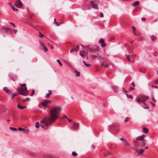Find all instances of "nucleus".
Returning <instances> with one entry per match:
<instances>
[{
	"mask_svg": "<svg viewBox=\"0 0 158 158\" xmlns=\"http://www.w3.org/2000/svg\"><path fill=\"white\" fill-rule=\"evenodd\" d=\"M61 108L60 107H55L50 110V118L46 121L43 120L41 121L44 123L45 126H48L51 125L58 118V114H59Z\"/></svg>",
	"mask_w": 158,
	"mask_h": 158,
	"instance_id": "f257e3e1",
	"label": "nucleus"
},
{
	"mask_svg": "<svg viewBox=\"0 0 158 158\" xmlns=\"http://www.w3.org/2000/svg\"><path fill=\"white\" fill-rule=\"evenodd\" d=\"M20 87H18L17 90L19 94L21 95L27 96L28 94V91L27 90V87H26V84H20Z\"/></svg>",
	"mask_w": 158,
	"mask_h": 158,
	"instance_id": "f03ea898",
	"label": "nucleus"
},
{
	"mask_svg": "<svg viewBox=\"0 0 158 158\" xmlns=\"http://www.w3.org/2000/svg\"><path fill=\"white\" fill-rule=\"evenodd\" d=\"M1 31L5 34H10L11 29L9 28L6 27H2L1 28Z\"/></svg>",
	"mask_w": 158,
	"mask_h": 158,
	"instance_id": "7ed1b4c3",
	"label": "nucleus"
},
{
	"mask_svg": "<svg viewBox=\"0 0 158 158\" xmlns=\"http://www.w3.org/2000/svg\"><path fill=\"white\" fill-rule=\"evenodd\" d=\"M51 101L50 100H45L40 103L39 106L40 107L41 105H42L46 107L47 104L51 103Z\"/></svg>",
	"mask_w": 158,
	"mask_h": 158,
	"instance_id": "20e7f679",
	"label": "nucleus"
},
{
	"mask_svg": "<svg viewBox=\"0 0 158 158\" xmlns=\"http://www.w3.org/2000/svg\"><path fill=\"white\" fill-rule=\"evenodd\" d=\"M15 5L17 7L20 8L22 6V4L20 0H17L15 2Z\"/></svg>",
	"mask_w": 158,
	"mask_h": 158,
	"instance_id": "39448f33",
	"label": "nucleus"
},
{
	"mask_svg": "<svg viewBox=\"0 0 158 158\" xmlns=\"http://www.w3.org/2000/svg\"><path fill=\"white\" fill-rule=\"evenodd\" d=\"M74 126L71 128L72 130H77L78 129L79 123H78L74 122Z\"/></svg>",
	"mask_w": 158,
	"mask_h": 158,
	"instance_id": "423d86ee",
	"label": "nucleus"
},
{
	"mask_svg": "<svg viewBox=\"0 0 158 158\" xmlns=\"http://www.w3.org/2000/svg\"><path fill=\"white\" fill-rule=\"evenodd\" d=\"M139 97L141 101H144L147 99L148 98V96L144 95H142L140 96Z\"/></svg>",
	"mask_w": 158,
	"mask_h": 158,
	"instance_id": "0eeeda50",
	"label": "nucleus"
},
{
	"mask_svg": "<svg viewBox=\"0 0 158 158\" xmlns=\"http://www.w3.org/2000/svg\"><path fill=\"white\" fill-rule=\"evenodd\" d=\"M99 43L101 44V46L102 47L105 46V44L104 43V40L103 39H101L99 41Z\"/></svg>",
	"mask_w": 158,
	"mask_h": 158,
	"instance_id": "6e6552de",
	"label": "nucleus"
},
{
	"mask_svg": "<svg viewBox=\"0 0 158 158\" xmlns=\"http://www.w3.org/2000/svg\"><path fill=\"white\" fill-rule=\"evenodd\" d=\"M3 89L8 94H10L11 92L6 87H5L3 88Z\"/></svg>",
	"mask_w": 158,
	"mask_h": 158,
	"instance_id": "1a4fd4ad",
	"label": "nucleus"
},
{
	"mask_svg": "<svg viewBox=\"0 0 158 158\" xmlns=\"http://www.w3.org/2000/svg\"><path fill=\"white\" fill-rule=\"evenodd\" d=\"M91 2L93 3L92 4V6L93 8L94 9H96L97 10H98V8L97 5L96 4L93 3V2L92 1H91Z\"/></svg>",
	"mask_w": 158,
	"mask_h": 158,
	"instance_id": "9d476101",
	"label": "nucleus"
},
{
	"mask_svg": "<svg viewBox=\"0 0 158 158\" xmlns=\"http://www.w3.org/2000/svg\"><path fill=\"white\" fill-rule=\"evenodd\" d=\"M18 130H19V131H23L25 133H27V132H29V130H26L24 128H19Z\"/></svg>",
	"mask_w": 158,
	"mask_h": 158,
	"instance_id": "9b49d317",
	"label": "nucleus"
},
{
	"mask_svg": "<svg viewBox=\"0 0 158 158\" xmlns=\"http://www.w3.org/2000/svg\"><path fill=\"white\" fill-rule=\"evenodd\" d=\"M52 93V91L51 90H49L48 91V93L46 94V98H49L50 95Z\"/></svg>",
	"mask_w": 158,
	"mask_h": 158,
	"instance_id": "f8f14e48",
	"label": "nucleus"
},
{
	"mask_svg": "<svg viewBox=\"0 0 158 158\" xmlns=\"http://www.w3.org/2000/svg\"><path fill=\"white\" fill-rule=\"evenodd\" d=\"M42 45L43 47L44 48V52H47L48 51V48H47L46 47H45V46L43 42H42Z\"/></svg>",
	"mask_w": 158,
	"mask_h": 158,
	"instance_id": "ddd939ff",
	"label": "nucleus"
},
{
	"mask_svg": "<svg viewBox=\"0 0 158 158\" xmlns=\"http://www.w3.org/2000/svg\"><path fill=\"white\" fill-rule=\"evenodd\" d=\"M148 131L147 128L143 127V132L145 134H147L148 133Z\"/></svg>",
	"mask_w": 158,
	"mask_h": 158,
	"instance_id": "4468645a",
	"label": "nucleus"
},
{
	"mask_svg": "<svg viewBox=\"0 0 158 158\" xmlns=\"http://www.w3.org/2000/svg\"><path fill=\"white\" fill-rule=\"evenodd\" d=\"M17 107L20 109H23L27 107L26 106H21L19 104H18Z\"/></svg>",
	"mask_w": 158,
	"mask_h": 158,
	"instance_id": "2eb2a0df",
	"label": "nucleus"
},
{
	"mask_svg": "<svg viewBox=\"0 0 158 158\" xmlns=\"http://www.w3.org/2000/svg\"><path fill=\"white\" fill-rule=\"evenodd\" d=\"M123 143L124 145H125L126 146H130V144L127 141V140H126L125 142H123Z\"/></svg>",
	"mask_w": 158,
	"mask_h": 158,
	"instance_id": "dca6fc26",
	"label": "nucleus"
},
{
	"mask_svg": "<svg viewBox=\"0 0 158 158\" xmlns=\"http://www.w3.org/2000/svg\"><path fill=\"white\" fill-rule=\"evenodd\" d=\"M143 136H139L136 137V140H143Z\"/></svg>",
	"mask_w": 158,
	"mask_h": 158,
	"instance_id": "f3484780",
	"label": "nucleus"
},
{
	"mask_svg": "<svg viewBox=\"0 0 158 158\" xmlns=\"http://www.w3.org/2000/svg\"><path fill=\"white\" fill-rule=\"evenodd\" d=\"M75 72L76 73V76L77 77H79L80 76V72H78L77 70H75Z\"/></svg>",
	"mask_w": 158,
	"mask_h": 158,
	"instance_id": "a211bd4d",
	"label": "nucleus"
},
{
	"mask_svg": "<svg viewBox=\"0 0 158 158\" xmlns=\"http://www.w3.org/2000/svg\"><path fill=\"white\" fill-rule=\"evenodd\" d=\"M83 52L82 51H80V55L82 56V57L84 58L85 57V56L84 55Z\"/></svg>",
	"mask_w": 158,
	"mask_h": 158,
	"instance_id": "6ab92c4d",
	"label": "nucleus"
},
{
	"mask_svg": "<svg viewBox=\"0 0 158 158\" xmlns=\"http://www.w3.org/2000/svg\"><path fill=\"white\" fill-rule=\"evenodd\" d=\"M98 53H97L96 55H92V57L93 58H96L98 57ZM98 57L99 58H101V57L100 56H98Z\"/></svg>",
	"mask_w": 158,
	"mask_h": 158,
	"instance_id": "aec40b11",
	"label": "nucleus"
},
{
	"mask_svg": "<svg viewBox=\"0 0 158 158\" xmlns=\"http://www.w3.org/2000/svg\"><path fill=\"white\" fill-rule=\"evenodd\" d=\"M136 101L139 103H141V102H142L140 98V97H137L136 98Z\"/></svg>",
	"mask_w": 158,
	"mask_h": 158,
	"instance_id": "412c9836",
	"label": "nucleus"
},
{
	"mask_svg": "<svg viewBox=\"0 0 158 158\" xmlns=\"http://www.w3.org/2000/svg\"><path fill=\"white\" fill-rule=\"evenodd\" d=\"M40 127L39 123L38 122H37L35 123V127L37 128H39Z\"/></svg>",
	"mask_w": 158,
	"mask_h": 158,
	"instance_id": "4be33fe9",
	"label": "nucleus"
},
{
	"mask_svg": "<svg viewBox=\"0 0 158 158\" xmlns=\"http://www.w3.org/2000/svg\"><path fill=\"white\" fill-rule=\"evenodd\" d=\"M127 97L129 98H133L132 96L131 95H128L127 94H126Z\"/></svg>",
	"mask_w": 158,
	"mask_h": 158,
	"instance_id": "5701e85b",
	"label": "nucleus"
},
{
	"mask_svg": "<svg viewBox=\"0 0 158 158\" xmlns=\"http://www.w3.org/2000/svg\"><path fill=\"white\" fill-rule=\"evenodd\" d=\"M151 39L152 41H153L156 39V37L154 35H152L151 37Z\"/></svg>",
	"mask_w": 158,
	"mask_h": 158,
	"instance_id": "b1692460",
	"label": "nucleus"
},
{
	"mask_svg": "<svg viewBox=\"0 0 158 158\" xmlns=\"http://www.w3.org/2000/svg\"><path fill=\"white\" fill-rule=\"evenodd\" d=\"M56 61L60 66H62V64L60 60H57Z\"/></svg>",
	"mask_w": 158,
	"mask_h": 158,
	"instance_id": "393cba45",
	"label": "nucleus"
},
{
	"mask_svg": "<svg viewBox=\"0 0 158 158\" xmlns=\"http://www.w3.org/2000/svg\"><path fill=\"white\" fill-rule=\"evenodd\" d=\"M10 129L13 131H16L17 130V129L16 128L11 127H10Z\"/></svg>",
	"mask_w": 158,
	"mask_h": 158,
	"instance_id": "a878e982",
	"label": "nucleus"
},
{
	"mask_svg": "<svg viewBox=\"0 0 158 158\" xmlns=\"http://www.w3.org/2000/svg\"><path fill=\"white\" fill-rule=\"evenodd\" d=\"M144 152V150L141 149L139 151V153L140 154H142V153H143Z\"/></svg>",
	"mask_w": 158,
	"mask_h": 158,
	"instance_id": "bb28decb",
	"label": "nucleus"
},
{
	"mask_svg": "<svg viewBox=\"0 0 158 158\" xmlns=\"http://www.w3.org/2000/svg\"><path fill=\"white\" fill-rule=\"evenodd\" d=\"M152 100L154 102H156V100L154 98V95L152 94Z\"/></svg>",
	"mask_w": 158,
	"mask_h": 158,
	"instance_id": "cd10ccee",
	"label": "nucleus"
},
{
	"mask_svg": "<svg viewBox=\"0 0 158 158\" xmlns=\"http://www.w3.org/2000/svg\"><path fill=\"white\" fill-rule=\"evenodd\" d=\"M40 126L42 127L43 128H44V129H47V127L48 126H45L44 124V125L42 124L40 125Z\"/></svg>",
	"mask_w": 158,
	"mask_h": 158,
	"instance_id": "c85d7f7f",
	"label": "nucleus"
},
{
	"mask_svg": "<svg viewBox=\"0 0 158 158\" xmlns=\"http://www.w3.org/2000/svg\"><path fill=\"white\" fill-rule=\"evenodd\" d=\"M139 4V2L138 1H136L135 2L134 6H135L138 5Z\"/></svg>",
	"mask_w": 158,
	"mask_h": 158,
	"instance_id": "c756f323",
	"label": "nucleus"
},
{
	"mask_svg": "<svg viewBox=\"0 0 158 158\" xmlns=\"http://www.w3.org/2000/svg\"><path fill=\"white\" fill-rule=\"evenodd\" d=\"M72 154L74 156H76L77 155L76 153L75 152H72Z\"/></svg>",
	"mask_w": 158,
	"mask_h": 158,
	"instance_id": "7c9ffc66",
	"label": "nucleus"
},
{
	"mask_svg": "<svg viewBox=\"0 0 158 158\" xmlns=\"http://www.w3.org/2000/svg\"><path fill=\"white\" fill-rule=\"evenodd\" d=\"M11 7L14 11H18V10L17 9H15L14 7L12 6Z\"/></svg>",
	"mask_w": 158,
	"mask_h": 158,
	"instance_id": "2f4dec72",
	"label": "nucleus"
},
{
	"mask_svg": "<svg viewBox=\"0 0 158 158\" xmlns=\"http://www.w3.org/2000/svg\"><path fill=\"white\" fill-rule=\"evenodd\" d=\"M11 31L14 32V33L15 34H16V33L17 32V30H16L11 29L10 32H11Z\"/></svg>",
	"mask_w": 158,
	"mask_h": 158,
	"instance_id": "473e14b6",
	"label": "nucleus"
},
{
	"mask_svg": "<svg viewBox=\"0 0 158 158\" xmlns=\"http://www.w3.org/2000/svg\"><path fill=\"white\" fill-rule=\"evenodd\" d=\"M18 95V94H12V97H11V98L12 99H13L14 98V97H15V96H17Z\"/></svg>",
	"mask_w": 158,
	"mask_h": 158,
	"instance_id": "72a5a7b5",
	"label": "nucleus"
},
{
	"mask_svg": "<svg viewBox=\"0 0 158 158\" xmlns=\"http://www.w3.org/2000/svg\"><path fill=\"white\" fill-rule=\"evenodd\" d=\"M146 145V143L144 141H142V146L144 147Z\"/></svg>",
	"mask_w": 158,
	"mask_h": 158,
	"instance_id": "f704fd0d",
	"label": "nucleus"
},
{
	"mask_svg": "<svg viewBox=\"0 0 158 158\" xmlns=\"http://www.w3.org/2000/svg\"><path fill=\"white\" fill-rule=\"evenodd\" d=\"M76 48H72L70 50V52L72 53L74 51H76Z\"/></svg>",
	"mask_w": 158,
	"mask_h": 158,
	"instance_id": "c9c22d12",
	"label": "nucleus"
},
{
	"mask_svg": "<svg viewBox=\"0 0 158 158\" xmlns=\"http://www.w3.org/2000/svg\"><path fill=\"white\" fill-rule=\"evenodd\" d=\"M89 50L91 51H93V52H95V48H90L89 49Z\"/></svg>",
	"mask_w": 158,
	"mask_h": 158,
	"instance_id": "e433bc0d",
	"label": "nucleus"
},
{
	"mask_svg": "<svg viewBox=\"0 0 158 158\" xmlns=\"http://www.w3.org/2000/svg\"><path fill=\"white\" fill-rule=\"evenodd\" d=\"M35 92V90L34 89H32V94H31L30 95L31 96H32L34 94Z\"/></svg>",
	"mask_w": 158,
	"mask_h": 158,
	"instance_id": "4c0bfd02",
	"label": "nucleus"
},
{
	"mask_svg": "<svg viewBox=\"0 0 158 158\" xmlns=\"http://www.w3.org/2000/svg\"><path fill=\"white\" fill-rule=\"evenodd\" d=\"M134 89V87H130L129 89V90L131 91H132Z\"/></svg>",
	"mask_w": 158,
	"mask_h": 158,
	"instance_id": "58836bf2",
	"label": "nucleus"
},
{
	"mask_svg": "<svg viewBox=\"0 0 158 158\" xmlns=\"http://www.w3.org/2000/svg\"><path fill=\"white\" fill-rule=\"evenodd\" d=\"M85 65L87 67H89L90 66V64H88L86 63H85Z\"/></svg>",
	"mask_w": 158,
	"mask_h": 158,
	"instance_id": "ea45409f",
	"label": "nucleus"
},
{
	"mask_svg": "<svg viewBox=\"0 0 158 158\" xmlns=\"http://www.w3.org/2000/svg\"><path fill=\"white\" fill-rule=\"evenodd\" d=\"M56 25L58 26H59L60 25V24L61 23H57V22H55V23Z\"/></svg>",
	"mask_w": 158,
	"mask_h": 158,
	"instance_id": "a19ab883",
	"label": "nucleus"
},
{
	"mask_svg": "<svg viewBox=\"0 0 158 158\" xmlns=\"http://www.w3.org/2000/svg\"><path fill=\"white\" fill-rule=\"evenodd\" d=\"M120 139L121 141H123V142H125L126 140V139L123 138H120Z\"/></svg>",
	"mask_w": 158,
	"mask_h": 158,
	"instance_id": "79ce46f5",
	"label": "nucleus"
},
{
	"mask_svg": "<svg viewBox=\"0 0 158 158\" xmlns=\"http://www.w3.org/2000/svg\"><path fill=\"white\" fill-rule=\"evenodd\" d=\"M150 103L152 105V107H154L155 106V105L152 102H150Z\"/></svg>",
	"mask_w": 158,
	"mask_h": 158,
	"instance_id": "37998d69",
	"label": "nucleus"
},
{
	"mask_svg": "<svg viewBox=\"0 0 158 158\" xmlns=\"http://www.w3.org/2000/svg\"><path fill=\"white\" fill-rule=\"evenodd\" d=\"M126 56H127V59L128 61H130V58H129V56H128V55H126Z\"/></svg>",
	"mask_w": 158,
	"mask_h": 158,
	"instance_id": "c03bdc74",
	"label": "nucleus"
},
{
	"mask_svg": "<svg viewBox=\"0 0 158 158\" xmlns=\"http://www.w3.org/2000/svg\"><path fill=\"white\" fill-rule=\"evenodd\" d=\"M39 36L41 38H42L44 36V35L42 34H40L39 35Z\"/></svg>",
	"mask_w": 158,
	"mask_h": 158,
	"instance_id": "a18cd8bd",
	"label": "nucleus"
},
{
	"mask_svg": "<svg viewBox=\"0 0 158 158\" xmlns=\"http://www.w3.org/2000/svg\"><path fill=\"white\" fill-rule=\"evenodd\" d=\"M128 120V118H127L125 119L124 121L126 123V122H127Z\"/></svg>",
	"mask_w": 158,
	"mask_h": 158,
	"instance_id": "49530a36",
	"label": "nucleus"
},
{
	"mask_svg": "<svg viewBox=\"0 0 158 158\" xmlns=\"http://www.w3.org/2000/svg\"><path fill=\"white\" fill-rule=\"evenodd\" d=\"M132 148L134 150H135L137 152H139V151L137 149V148Z\"/></svg>",
	"mask_w": 158,
	"mask_h": 158,
	"instance_id": "de8ad7c7",
	"label": "nucleus"
},
{
	"mask_svg": "<svg viewBox=\"0 0 158 158\" xmlns=\"http://www.w3.org/2000/svg\"><path fill=\"white\" fill-rule=\"evenodd\" d=\"M100 17L102 18H103L104 17V15L102 13H100Z\"/></svg>",
	"mask_w": 158,
	"mask_h": 158,
	"instance_id": "09e8293b",
	"label": "nucleus"
},
{
	"mask_svg": "<svg viewBox=\"0 0 158 158\" xmlns=\"http://www.w3.org/2000/svg\"><path fill=\"white\" fill-rule=\"evenodd\" d=\"M131 84L133 86H134V87L135 86V83L134 82H132Z\"/></svg>",
	"mask_w": 158,
	"mask_h": 158,
	"instance_id": "8fccbe9b",
	"label": "nucleus"
},
{
	"mask_svg": "<svg viewBox=\"0 0 158 158\" xmlns=\"http://www.w3.org/2000/svg\"><path fill=\"white\" fill-rule=\"evenodd\" d=\"M9 23L10 24H11V25H13L14 26V27H15V24H14V23H11V22H9Z\"/></svg>",
	"mask_w": 158,
	"mask_h": 158,
	"instance_id": "3c124183",
	"label": "nucleus"
},
{
	"mask_svg": "<svg viewBox=\"0 0 158 158\" xmlns=\"http://www.w3.org/2000/svg\"><path fill=\"white\" fill-rule=\"evenodd\" d=\"M154 82L155 84H158V80L155 81Z\"/></svg>",
	"mask_w": 158,
	"mask_h": 158,
	"instance_id": "603ef678",
	"label": "nucleus"
},
{
	"mask_svg": "<svg viewBox=\"0 0 158 158\" xmlns=\"http://www.w3.org/2000/svg\"><path fill=\"white\" fill-rule=\"evenodd\" d=\"M79 45H77L76 48L77 49L76 50V51H77L78 50V48H79Z\"/></svg>",
	"mask_w": 158,
	"mask_h": 158,
	"instance_id": "864d4df0",
	"label": "nucleus"
},
{
	"mask_svg": "<svg viewBox=\"0 0 158 158\" xmlns=\"http://www.w3.org/2000/svg\"><path fill=\"white\" fill-rule=\"evenodd\" d=\"M143 108L145 109H149V107L147 106V105H146V106L145 107H144Z\"/></svg>",
	"mask_w": 158,
	"mask_h": 158,
	"instance_id": "5fc2aeb1",
	"label": "nucleus"
},
{
	"mask_svg": "<svg viewBox=\"0 0 158 158\" xmlns=\"http://www.w3.org/2000/svg\"><path fill=\"white\" fill-rule=\"evenodd\" d=\"M25 100L28 101H29L30 100V98H26Z\"/></svg>",
	"mask_w": 158,
	"mask_h": 158,
	"instance_id": "6e6d98bb",
	"label": "nucleus"
},
{
	"mask_svg": "<svg viewBox=\"0 0 158 158\" xmlns=\"http://www.w3.org/2000/svg\"><path fill=\"white\" fill-rule=\"evenodd\" d=\"M142 20L143 21H145L146 20V19L144 18H142Z\"/></svg>",
	"mask_w": 158,
	"mask_h": 158,
	"instance_id": "4d7b16f0",
	"label": "nucleus"
},
{
	"mask_svg": "<svg viewBox=\"0 0 158 158\" xmlns=\"http://www.w3.org/2000/svg\"><path fill=\"white\" fill-rule=\"evenodd\" d=\"M104 66L105 68H107L108 66V65L107 64L104 65Z\"/></svg>",
	"mask_w": 158,
	"mask_h": 158,
	"instance_id": "13d9d810",
	"label": "nucleus"
},
{
	"mask_svg": "<svg viewBox=\"0 0 158 158\" xmlns=\"http://www.w3.org/2000/svg\"><path fill=\"white\" fill-rule=\"evenodd\" d=\"M137 140H136V139L135 140H134L133 141L134 144H136V143H137Z\"/></svg>",
	"mask_w": 158,
	"mask_h": 158,
	"instance_id": "bf43d9fd",
	"label": "nucleus"
},
{
	"mask_svg": "<svg viewBox=\"0 0 158 158\" xmlns=\"http://www.w3.org/2000/svg\"><path fill=\"white\" fill-rule=\"evenodd\" d=\"M111 154L109 152H107V154H106V155H111Z\"/></svg>",
	"mask_w": 158,
	"mask_h": 158,
	"instance_id": "052dcab7",
	"label": "nucleus"
},
{
	"mask_svg": "<svg viewBox=\"0 0 158 158\" xmlns=\"http://www.w3.org/2000/svg\"><path fill=\"white\" fill-rule=\"evenodd\" d=\"M134 148H137V146L136 145V144H134Z\"/></svg>",
	"mask_w": 158,
	"mask_h": 158,
	"instance_id": "680f3d73",
	"label": "nucleus"
},
{
	"mask_svg": "<svg viewBox=\"0 0 158 158\" xmlns=\"http://www.w3.org/2000/svg\"><path fill=\"white\" fill-rule=\"evenodd\" d=\"M104 62H103V63H102V64H101V65L102 66H104Z\"/></svg>",
	"mask_w": 158,
	"mask_h": 158,
	"instance_id": "e2e57ef3",
	"label": "nucleus"
},
{
	"mask_svg": "<svg viewBox=\"0 0 158 158\" xmlns=\"http://www.w3.org/2000/svg\"><path fill=\"white\" fill-rule=\"evenodd\" d=\"M124 93H125V94H127V92L125 90H124Z\"/></svg>",
	"mask_w": 158,
	"mask_h": 158,
	"instance_id": "0e129e2a",
	"label": "nucleus"
},
{
	"mask_svg": "<svg viewBox=\"0 0 158 158\" xmlns=\"http://www.w3.org/2000/svg\"><path fill=\"white\" fill-rule=\"evenodd\" d=\"M154 87L156 89H158V87L156 85H155L154 86Z\"/></svg>",
	"mask_w": 158,
	"mask_h": 158,
	"instance_id": "69168bd1",
	"label": "nucleus"
},
{
	"mask_svg": "<svg viewBox=\"0 0 158 158\" xmlns=\"http://www.w3.org/2000/svg\"><path fill=\"white\" fill-rule=\"evenodd\" d=\"M63 117L64 118H68L66 116V115H64V116Z\"/></svg>",
	"mask_w": 158,
	"mask_h": 158,
	"instance_id": "338daca9",
	"label": "nucleus"
},
{
	"mask_svg": "<svg viewBox=\"0 0 158 158\" xmlns=\"http://www.w3.org/2000/svg\"><path fill=\"white\" fill-rule=\"evenodd\" d=\"M135 27H133V31H135Z\"/></svg>",
	"mask_w": 158,
	"mask_h": 158,
	"instance_id": "774afa93",
	"label": "nucleus"
}]
</instances>
